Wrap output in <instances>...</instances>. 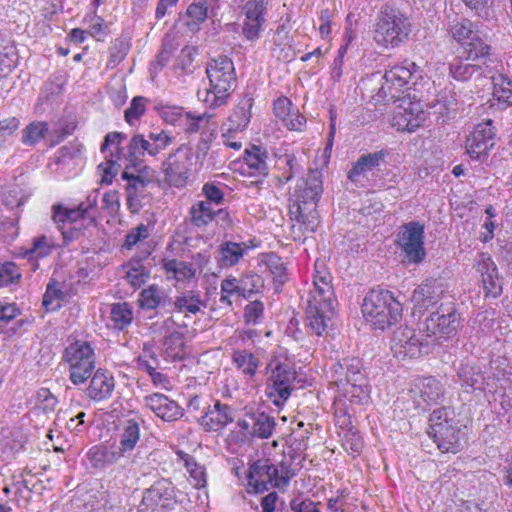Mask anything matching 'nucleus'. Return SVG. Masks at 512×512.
Wrapping results in <instances>:
<instances>
[{
	"label": "nucleus",
	"mask_w": 512,
	"mask_h": 512,
	"mask_svg": "<svg viewBox=\"0 0 512 512\" xmlns=\"http://www.w3.org/2000/svg\"><path fill=\"white\" fill-rule=\"evenodd\" d=\"M323 193L322 174L309 169L307 177L300 178L294 190L295 200L290 204L291 219L300 223L304 232L314 233L318 227L317 203Z\"/></svg>",
	"instance_id": "nucleus-1"
},
{
	"label": "nucleus",
	"mask_w": 512,
	"mask_h": 512,
	"mask_svg": "<svg viewBox=\"0 0 512 512\" xmlns=\"http://www.w3.org/2000/svg\"><path fill=\"white\" fill-rule=\"evenodd\" d=\"M131 166L126 165L125 170L121 174L122 180L126 181V193H132L135 195L143 196L146 190V187L153 182L151 176L145 175H134V173H130L128 169Z\"/></svg>",
	"instance_id": "nucleus-38"
},
{
	"label": "nucleus",
	"mask_w": 512,
	"mask_h": 512,
	"mask_svg": "<svg viewBox=\"0 0 512 512\" xmlns=\"http://www.w3.org/2000/svg\"><path fill=\"white\" fill-rule=\"evenodd\" d=\"M361 311L366 322L375 330H385L402 318V304L385 289H371L364 297Z\"/></svg>",
	"instance_id": "nucleus-3"
},
{
	"label": "nucleus",
	"mask_w": 512,
	"mask_h": 512,
	"mask_svg": "<svg viewBox=\"0 0 512 512\" xmlns=\"http://www.w3.org/2000/svg\"><path fill=\"white\" fill-rule=\"evenodd\" d=\"M267 158L268 152L260 146L252 145L245 150L244 159L251 174L268 175Z\"/></svg>",
	"instance_id": "nucleus-33"
},
{
	"label": "nucleus",
	"mask_w": 512,
	"mask_h": 512,
	"mask_svg": "<svg viewBox=\"0 0 512 512\" xmlns=\"http://www.w3.org/2000/svg\"><path fill=\"white\" fill-rule=\"evenodd\" d=\"M420 398L427 405L436 404L444 395V387L435 377H426L415 385Z\"/></svg>",
	"instance_id": "nucleus-32"
},
{
	"label": "nucleus",
	"mask_w": 512,
	"mask_h": 512,
	"mask_svg": "<svg viewBox=\"0 0 512 512\" xmlns=\"http://www.w3.org/2000/svg\"><path fill=\"white\" fill-rule=\"evenodd\" d=\"M165 353L174 361H181L184 355V334L179 331H173L164 338Z\"/></svg>",
	"instance_id": "nucleus-45"
},
{
	"label": "nucleus",
	"mask_w": 512,
	"mask_h": 512,
	"mask_svg": "<svg viewBox=\"0 0 512 512\" xmlns=\"http://www.w3.org/2000/svg\"><path fill=\"white\" fill-rule=\"evenodd\" d=\"M233 420V409L217 400L213 406L209 405L206 408L199 422L206 431H219Z\"/></svg>",
	"instance_id": "nucleus-24"
},
{
	"label": "nucleus",
	"mask_w": 512,
	"mask_h": 512,
	"mask_svg": "<svg viewBox=\"0 0 512 512\" xmlns=\"http://www.w3.org/2000/svg\"><path fill=\"white\" fill-rule=\"evenodd\" d=\"M145 421L141 416L125 419L122 422L119 448L125 454L133 451L140 440V425Z\"/></svg>",
	"instance_id": "nucleus-28"
},
{
	"label": "nucleus",
	"mask_w": 512,
	"mask_h": 512,
	"mask_svg": "<svg viewBox=\"0 0 512 512\" xmlns=\"http://www.w3.org/2000/svg\"><path fill=\"white\" fill-rule=\"evenodd\" d=\"M203 304L198 296L182 295L177 297L174 306L179 312H188L196 314L200 311V305Z\"/></svg>",
	"instance_id": "nucleus-58"
},
{
	"label": "nucleus",
	"mask_w": 512,
	"mask_h": 512,
	"mask_svg": "<svg viewBox=\"0 0 512 512\" xmlns=\"http://www.w3.org/2000/svg\"><path fill=\"white\" fill-rule=\"evenodd\" d=\"M248 485L253 488L255 493L267 491L268 485L280 487L278 478V468L270 459H258L254 461L248 470Z\"/></svg>",
	"instance_id": "nucleus-16"
},
{
	"label": "nucleus",
	"mask_w": 512,
	"mask_h": 512,
	"mask_svg": "<svg viewBox=\"0 0 512 512\" xmlns=\"http://www.w3.org/2000/svg\"><path fill=\"white\" fill-rule=\"evenodd\" d=\"M496 128L492 120L477 124L465 142L467 154L472 160L484 162L495 145Z\"/></svg>",
	"instance_id": "nucleus-12"
},
{
	"label": "nucleus",
	"mask_w": 512,
	"mask_h": 512,
	"mask_svg": "<svg viewBox=\"0 0 512 512\" xmlns=\"http://www.w3.org/2000/svg\"><path fill=\"white\" fill-rule=\"evenodd\" d=\"M232 361L245 375L253 377L259 366V359L248 350H235Z\"/></svg>",
	"instance_id": "nucleus-40"
},
{
	"label": "nucleus",
	"mask_w": 512,
	"mask_h": 512,
	"mask_svg": "<svg viewBox=\"0 0 512 512\" xmlns=\"http://www.w3.org/2000/svg\"><path fill=\"white\" fill-rule=\"evenodd\" d=\"M145 405L158 417L167 422L180 419L184 410L178 403L161 393H154L144 398Z\"/></svg>",
	"instance_id": "nucleus-23"
},
{
	"label": "nucleus",
	"mask_w": 512,
	"mask_h": 512,
	"mask_svg": "<svg viewBox=\"0 0 512 512\" xmlns=\"http://www.w3.org/2000/svg\"><path fill=\"white\" fill-rule=\"evenodd\" d=\"M65 297V294L62 290L57 288V282L52 280L48 283L46 291L43 295L42 299V305L46 308L48 311H54L58 308H60V304L57 303L54 305L55 300H63Z\"/></svg>",
	"instance_id": "nucleus-55"
},
{
	"label": "nucleus",
	"mask_w": 512,
	"mask_h": 512,
	"mask_svg": "<svg viewBox=\"0 0 512 512\" xmlns=\"http://www.w3.org/2000/svg\"><path fill=\"white\" fill-rule=\"evenodd\" d=\"M19 126L20 120L14 116L0 120V148L5 147Z\"/></svg>",
	"instance_id": "nucleus-59"
},
{
	"label": "nucleus",
	"mask_w": 512,
	"mask_h": 512,
	"mask_svg": "<svg viewBox=\"0 0 512 512\" xmlns=\"http://www.w3.org/2000/svg\"><path fill=\"white\" fill-rule=\"evenodd\" d=\"M17 54L13 46H0V80L16 66Z\"/></svg>",
	"instance_id": "nucleus-52"
},
{
	"label": "nucleus",
	"mask_w": 512,
	"mask_h": 512,
	"mask_svg": "<svg viewBox=\"0 0 512 512\" xmlns=\"http://www.w3.org/2000/svg\"><path fill=\"white\" fill-rule=\"evenodd\" d=\"M412 68H416V64L413 62L406 63V65H396L386 71L382 79L390 82L396 81L407 86L413 75Z\"/></svg>",
	"instance_id": "nucleus-48"
},
{
	"label": "nucleus",
	"mask_w": 512,
	"mask_h": 512,
	"mask_svg": "<svg viewBox=\"0 0 512 512\" xmlns=\"http://www.w3.org/2000/svg\"><path fill=\"white\" fill-rule=\"evenodd\" d=\"M296 378L297 373L292 366L282 362L276 363L275 367L271 369L267 387V394L270 398H274V404L279 406L288 400Z\"/></svg>",
	"instance_id": "nucleus-14"
},
{
	"label": "nucleus",
	"mask_w": 512,
	"mask_h": 512,
	"mask_svg": "<svg viewBox=\"0 0 512 512\" xmlns=\"http://www.w3.org/2000/svg\"><path fill=\"white\" fill-rule=\"evenodd\" d=\"M269 0H249L245 6V21L242 33L249 41H255L260 37L262 26L265 23V13Z\"/></svg>",
	"instance_id": "nucleus-20"
},
{
	"label": "nucleus",
	"mask_w": 512,
	"mask_h": 512,
	"mask_svg": "<svg viewBox=\"0 0 512 512\" xmlns=\"http://www.w3.org/2000/svg\"><path fill=\"white\" fill-rule=\"evenodd\" d=\"M461 326V316L453 303L441 304L420 323L419 332L427 338L448 339L455 336Z\"/></svg>",
	"instance_id": "nucleus-8"
},
{
	"label": "nucleus",
	"mask_w": 512,
	"mask_h": 512,
	"mask_svg": "<svg viewBox=\"0 0 512 512\" xmlns=\"http://www.w3.org/2000/svg\"><path fill=\"white\" fill-rule=\"evenodd\" d=\"M399 111L395 112L393 125L398 130L414 132L425 121V112L421 109L419 102H412L409 97L400 99L397 105Z\"/></svg>",
	"instance_id": "nucleus-17"
},
{
	"label": "nucleus",
	"mask_w": 512,
	"mask_h": 512,
	"mask_svg": "<svg viewBox=\"0 0 512 512\" xmlns=\"http://www.w3.org/2000/svg\"><path fill=\"white\" fill-rule=\"evenodd\" d=\"M190 221L197 228L206 227L213 221V209L210 203L206 201H198L193 204L189 210Z\"/></svg>",
	"instance_id": "nucleus-41"
},
{
	"label": "nucleus",
	"mask_w": 512,
	"mask_h": 512,
	"mask_svg": "<svg viewBox=\"0 0 512 512\" xmlns=\"http://www.w3.org/2000/svg\"><path fill=\"white\" fill-rule=\"evenodd\" d=\"M253 106V98L245 96L235 108L233 114L229 117L232 128L235 130H243L250 122L251 108Z\"/></svg>",
	"instance_id": "nucleus-37"
},
{
	"label": "nucleus",
	"mask_w": 512,
	"mask_h": 512,
	"mask_svg": "<svg viewBox=\"0 0 512 512\" xmlns=\"http://www.w3.org/2000/svg\"><path fill=\"white\" fill-rule=\"evenodd\" d=\"M179 456L184 461V465L190 476L196 481V485L204 486L206 483V473L204 467L199 465L195 458L187 453L180 452Z\"/></svg>",
	"instance_id": "nucleus-51"
},
{
	"label": "nucleus",
	"mask_w": 512,
	"mask_h": 512,
	"mask_svg": "<svg viewBox=\"0 0 512 512\" xmlns=\"http://www.w3.org/2000/svg\"><path fill=\"white\" fill-rule=\"evenodd\" d=\"M491 51V46L488 43L487 35L481 34V36L477 39V41L469 42L462 48V56L466 58V60H471L472 62H479L483 65H490L492 62L489 58Z\"/></svg>",
	"instance_id": "nucleus-30"
},
{
	"label": "nucleus",
	"mask_w": 512,
	"mask_h": 512,
	"mask_svg": "<svg viewBox=\"0 0 512 512\" xmlns=\"http://www.w3.org/2000/svg\"><path fill=\"white\" fill-rule=\"evenodd\" d=\"M477 25L469 19L454 17L448 23V31L452 38L460 44L469 33L473 32Z\"/></svg>",
	"instance_id": "nucleus-47"
},
{
	"label": "nucleus",
	"mask_w": 512,
	"mask_h": 512,
	"mask_svg": "<svg viewBox=\"0 0 512 512\" xmlns=\"http://www.w3.org/2000/svg\"><path fill=\"white\" fill-rule=\"evenodd\" d=\"M177 504L175 486L168 479L161 478L144 489L137 512H169Z\"/></svg>",
	"instance_id": "nucleus-10"
},
{
	"label": "nucleus",
	"mask_w": 512,
	"mask_h": 512,
	"mask_svg": "<svg viewBox=\"0 0 512 512\" xmlns=\"http://www.w3.org/2000/svg\"><path fill=\"white\" fill-rule=\"evenodd\" d=\"M127 267L126 278L133 287H140L149 277V270L142 264V258L132 257Z\"/></svg>",
	"instance_id": "nucleus-46"
},
{
	"label": "nucleus",
	"mask_w": 512,
	"mask_h": 512,
	"mask_svg": "<svg viewBox=\"0 0 512 512\" xmlns=\"http://www.w3.org/2000/svg\"><path fill=\"white\" fill-rule=\"evenodd\" d=\"M124 453L120 448L108 446H93L88 451V458L94 468H103L116 463Z\"/></svg>",
	"instance_id": "nucleus-31"
},
{
	"label": "nucleus",
	"mask_w": 512,
	"mask_h": 512,
	"mask_svg": "<svg viewBox=\"0 0 512 512\" xmlns=\"http://www.w3.org/2000/svg\"><path fill=\"white\" fill-rule=\"evenodd\" d=\"M314 286H315V294L313 296H317L318 299L324 303V306L327 308H331L332 300L326 293L329 295L332 294V287L326 276L315 277L314 278Z\"/></svg>",
	"instance_id": "nucleus-62"
},
{
	"label": "nucleus",
	"mask_w": 512,
	"mask_h": 512,
	"mask_svg": "<svg viewBox=\"0 0 512 512\" xmlns=\"http://www.w3.org/2000/svg\"><path fill=\"white\" fill-rule=\"evenodd\" d=\"M111 320L114 328L123 330L131 324L133 320V312L127 302H118L111 305Z\"/></svg>",
	"instance_id": "nucleus-44"
},
{
	"label": "nucleus",
	"mask_w": 512,
	"mask_h": 512,
	"mask_svg": "<svg viewBox=\"0 0 512 512\" xmlns=\"http://www.w3.org/2000/svg\"><path fill=\"white\" fill-rule=\"evenodd\" d=\"M206 74L210 82L207 96L212 95V106H220L226 102L233 84L236 82V74L233 61L220 55L211 59L206 66Z\"/></svg>",
	"instance_id": "nucleus-6"
},
{
	"label": "nucleus",
	"mask_w": 512,
	"mask_h": 512,
	"mask_svg": "<svg viewBox=\"0 0 512 512\" xmlns=\"http://www.w3.org/2000/svg\"><path fill=\"white\" fill-rule=\"evenodd\" d=\"M208 12V0H195L186 11V15L190 18L187 26L191 31H198L200 25L206 20Z\"/></svg>",
	"instance_id": "nucleus-42"
},
{
	"label": "nucleus",
	"mask_w": 512,
	"mask_h": 512,
	"mask_svg": "<svg viewBox=\"0 0 512 512\" xmlns=\"http://www.w3.org/2000/svg\"><path fill=\"white\" fill-rule=\"evenodd\" d=\"M67 215L69 216L68 222L73 226L68 230L62 231L65 243L78 240L81 236L85 235V231L87 230V228H84L82 224L78 223V220L80 219H87V214H84V211L79 205L73 209L68 208Z\"/></svg>",
	"instance_id": "nucleus-36"
},
{
	"label": "nucleus",
	"mask_w": 512,
	"mask_h": 512,
	"mask_svg": "<svg viewBox=\"0 0 512 512\" xmlns=\"http://www.w3.org/2000/svg\"><path fill=\"white\" fill-rule=\"evenodd\" d=\"M19 314L20 309L16 304L0 302V330L8 336H13L18 333L19 329L26 323L25 320L20 319L7 329H5V326Z\"/></svg>",
	"instance_id": "nucleus-35"
},
{
	"label": "nucleus",
	"mask_w": 512,
	"mask_h": 512,
	"mask_svg": "<svg viewBox=\"0 0 512 512\" xmlns=\"http://www.w3.org/2000/svg\"><path fill=\"white\" fill-rule=\"evenodd\" d=\"M333 305L331 304V308H327L324 306V303L321 299H318L317 296H311L307 301L306 308V318L308 321V326L311 331L317 336H321L326 328L327 321L329 317L326 315L327 311H332Z\"/></svg>",
	"instance_id": "nucleus-26"
},
{
	"label": "nucleus",
	"mask_w": 512,
	"mask_h": 512,
	"mask_svg": "<svg viewBox=\"0 0 512 512\" xmlns=\"http://www.w3.org/2000/svg\"><path fill=\"white\" fill-rule=\"evenodd\" d=\"M264 263L273 275L277 285H283L287 281L286 267L278 255L274 253L267 254Z\"/></svg>",
	"instance_id": "nucleus-49"
},
{
	"label": "nucleus",
	"mask_w": 512,
	"mask_h": 512,
	"mask_svg": "<svg viewBox=\"0 0 512 512\" xmlns=\"http://www.w3.org/2000/svg\"><path fill=\"white\" fill-rule=\"evenodd\" d=\"M429 341L420 339L415 331L409 327L399 328L394 332L392 339V349L395 354L403 358H416L429 351Z\"/></svg>",
	"instance_id": "nucleus-15"
},
{
	"label": "nucleus",
	"mask_w": 512,
	"mask_h": 512,
	"mask_svg": "<svg viewBox=\"0 0 512 512\" xmlns=\"http://www.w3.org/2000/svg\"><path fill=\"white\" fill-rule=\"evenodd\" d=\"M424 238V225L419 221H410L401 226L396 244L404 254V263L418 265L425 260Z\"/></svg>",
	"instance_id": "nucleus-9"
},
{
	"label": "nucleus",
	"mask_w": 512,
	"mask_h": 512,
	"mask_svg": "<svg viewBox=\"0 0 512 512\" xmlns=\"http://www.w3.org/2000/svg\"><path fill=\"white\" fill-rule=\"evenodd\" d=\"M197 54V48L192 46H185L181 52L180 55L177 58V61L175 63V69L180 70L182 74L188 75L193 73V61L195 58V55Z\"/></svg>",
	"instance_id": "nucleus-54"
},
{
	"label": "nucleus",
	"mask_w": 512,
	"mask_h": 512,
	"mask_svg": "<svg viewBox=\"0 0 512 512\" xmlns=\"http://www.w3.org/2000/svg\"><path fill=\"white\" fill-rule=\"evenodd\" d=\"M148 138L153 145V149L158 155L161 151L165 150L174 141V137L165 130L151 131Z\"/></svg>",
	"instance_id": "nucleus-63"
},
{
	"label": "nucleus",
	"mask_w": 512,
	"mask_h": 512,
	"mask_svg": "<svg viewBox=\"0 0 512 512\" xmlns=\"http://www.w3.org/2000/svg\"><path fill=\"white\" fill-rule=\"evenodd\" d=\"M330 377L345 390V397L351 403L366 404L370 399L371 388L362 361L357 357H345L330 366Z\"/></svg>",
	"instance_id": "nucleus-2"
},
{
	"label": "nucleus",
	"mask_w": 512,
	"mask_h": 512,
	"mask_svg": "<svg viewBox=\"0 0 512 512\" xmlns=\"http://www.w3.org/2000/svg\"><path fill=\"white\" fill-rule=\"evenodd\" d=\"M165 269L168 273L172 272L178 281L189 280L194 277L195 269L191 263L170 260L165 264Z\"/></svg>",
	"instance_id": "nucleus-50"
},
{
	"label": "nucleus",
	"mask_w": 512,
	"mask_h": 512,
	"mask_svg": "<svg viewBox=\"0 0 512 512\" xmlns=\"http://www.w3.org/2000/svg\"><path fill=\"white\" fill-rule=\"evenodd\" d=\"M217 258L221 267H232L236 265L245 253V244L232 241H225L219 247Z\"/></svg>",
	"instance_id": "nucleus-34"
},
{
	"label": "nucleus",
	"mask_w": 512,
	"mask_h": 512,
	"mask_svg": "<svg viewBox=\"0 0 512 512\" xmlns=\"http://www.w3.org/2000/svg\"><path fill=\"white\" fill-rule=\"evenodd\" d=\"M48 132L49 126L47 122L34 121L22 130L21 141L24 145L35 146L47 135Z\"/></svg>",
	"instance_id": "nucleus-43"
},
{
	"label": "nucleus",
	"mask_w": 512,
	"mask_h": 512,
	"mask_svg": "<svg viewBox=\"0 0 512 512\" xmlns=\"http://www.w3.org/2000/svg\"><path fill=\"white\" fill-rule=\"evenodd\" d=\"M69 364V379L74 385L85 383L95 369L94 349L86 341H74L68 345L62 356Z\"/></svg>",
	"instance_id": "nucleus-7"
},
{
	"label": "nucleus",
	"mask_w": 512,
	"mask_h": 512,
	"mask_svg": "<svg viewBox=\"0 0 512 512\" xmlns=\"http://www.w3.org/2000/svg\"><path fill=\"white\" fill-rule=\"evenodd\" d=\"M192 152L189 147L182 144L174 152L170 153L161 164L165 182L176 188L184 187L187 183Z\"/></svg>",
	"instance_id": "nucleus-11"
},
{
	"label": "nucleus",
	"mask_w": 512,
	"mask_h": 512,
	"mask_svg": "<svg viewBox=\"0 0 512 512\" xmlns=\"http://www.w3.org/2000/svg\"><path fill=\"white\" fill-rule=\"evenodd\" d=\"M21 279V273L13 262L0 264V286L16 283Z\"/></svg>",
	"instance_id": "nucleus-60"
},
{
	"label": "nucleus",
	"mask_w": 512,
	"mask_h": 512,
	"mask_svg": "<svg viewBox=\"0 0 512 512\" xmlns=\"http://www.w3.org/2000/svg\"><path fill=\"white\" fill-rule=\"evenodd\" d=\"M487 78H490L494 87V95H507L512 91V78L505 76L504 74H489Z\"/></svg>",
	"instance_id": "nucleus-64"
},
{
	"label": "nucleus",
	"mask_w": 512,
	"mask_h": 512,
	"mask_svg": "<svg viewBox=\"0 0 512 512\" xmlns=\"http://www.w3.org/2000/svg\"><path fill=\"white\" fill-rule=\"evenodd\" d=\"M406 96H401L396 94L394 88L391 84L385 80H383L381 86L378 88L375 95H373V99L376 103H387V102H400V99L405 98Z\"/></svg>",
	"instance_id": "nucleus-61"
},
{
	"label": "nucleus",
	"mask_w": 512,
	"mask_h": 512,
	"mask_svg": "<svg viewBox=\"0 0 512 512\" xmlns=\"http://www.w3.org/2000/svg\"><path fill=\"white\" fill-rule=\"evenodd\" d=\"M152 147L153 145L148 137L145 138L142 134H135L126 147L127 154H125V161H127L128 165L132 168H137L142 164V157L145 154L153 157L157 156Z\"/></svg>",
	"instance_id": "nucleus-27"
},
{
	"label": "nucleus",
	"mask_w": 512,
	"mask_h": 512,
	"mask_svg": "<svg viewBox=\"0 0 512 512\" xmlns=\"http://www.w3.org/2000/svg\"><path fill=\"white\" fill-rule=\"evenodd\" d=\"M410 22L398 8L385 5L378 13L373 39L384 48L398 47L410 34Z\"/></svg>",
	"instance_id": "nucleus-5"
},
{
	"label": "nucleus",
	"mask_w": 512,
	"mask_h": 512,
	"mask_svg": "<svg viewBox=\"0 0 512 512\" xmlns=\"http://www.w3.org/2000/svg\"><path fill=\"white\" fill-rule=\"evenodd\" d=\"M469 61L463 56L454 59L449 64V74L451 77L457 81L466 82L473 77L485 78L491 74L490 65H483L479 62L470 63Z\"/></svg>",
	"instance_id": "nucleus-25"
},
{
	"label": "nucleus",
	"mask_w": 512,
	"mask_h": 512,
	"mask_svg": "<svg viewBox=\"0 0 512 512\" xmlns=\"http://www.w3.org/2000/svg\"><path fill=\"white\" fill-rule=\"evenodd\" d=\"M428 435L443 453H457L462 449L463 432L454 409L439 407L429 416Z\"/></svg>",
	"instance_id": "nucleus-4"
},
{
	"label": "nucleus",
	"mask_w": 512,
	"mask_h": 512,
	"mask_svg": "<svg viewBox=\"0 0 512 512\" xmlns=\"http://www.w3.org/2000/svg\"><path fill=\"white\" fill-rule=\"evenodd\" d=\"M457 381L466 392H484L490 386L479 364L463 360L456 369Z\"/></svg>",
	"instance_id": "nucleus-19"
},
{
	"label": "nucleus",
	"mask_w": 512,
	"mask_h": 512,
	"mask_svg": "<svg viewBox=\"0 0 512 512\" xmlns=\"http://www.w3.org/2000/svg\"><path fill=\"white\" fill-rule=\"evenodd\" d=\"M147 99L143 96H136L132 99L130 106L125 110V121L129 125H133L146 111L145 104Z\"/></svg>",
	"instance_id": "nucleus-56"
},
{
	"label": "nucleus",
	"mask_w": 512,
	"mask_h": 512,
	"mask_svg": "<svg viewBox=\"0 0 512 512\" xmlns=\"http://www.w3.org/2000/svg\"><path fill=\"white\" fill-rule=\"evenodd\" d=\"M445 290V284L442 279H426L412 294L415 310L421 313L436 305L442 299Z\"/></svg>",
	"instance_id": "nucleus-18"
},
{
	"label": "nucleus",
	"mask_w": 512,
	"mask_h": 512,
	"mask_svg": "<svg viewBox=\"0 0 512 512\" xmlns=\"http://www.w3.org/2000/svg\"><path fill=\"white\" fill-rule=\"evenodd\" d=\"M98 196H99V189L93 190L91 193H89L86 197V200L81 202L79 206L84 211V214H87V219L89 220V224L96 225V220L99 215L98 213Z\"/></svg>",
	"instance_id": "nucleus-57"
},
{
	"label": "nucleus",
	"mask_w": 512,
	"mask_h": 512,
	"mask_svg": "<svg viewBox=\"0 0 512 512\" xmlns=\"http://www.w3.org/2000/svg\"><path fill=\"white\" fill-rule=\"evenodd\" d=\"M246 417L252 422V436L267 439L272 436L276 426L275 418L259 409L246 412Z\"/></svg>",
	"instance_id": "nucleus-29"
},
{
	"label": "nucleus",
	"mask_w": 512,
	"mask_h": 512,
	"mask_svg": "<svg viewBox=\"0 0 512 512\" xmlns=\"http://www.w3.org/2000/svg\"><path fill=\"white\" fill-rule=\"evenodd\" d=\"M474 268L482 282L485 297L498 298L503 292L504 279L488 252H481L474 260Z\"/></svg>",
	"instance_id": "nucleus-13"
},
{
	"label": "nucleus",
	"mask_w": 512,
	"mask_h": 512,
	"mask_svg": "<svg viewBox=\"0 0 512 512\" xmlns=\"http://www.w3.org/2000/svg\"><path fill=\"white\" fill-rule=\"evenodd\" d=\"M89 379V386L85 390L89 399L101 402L111 397L115 388V380L111 372L99 368L94 373L92 372Z\"/></svg>",
	"instance_id": "nucleus-22"
},
{
	"label": "nucleus",
	"mask_w": 512,
	"mask_h": 512,
	"mask_svg": "<svg viewBox=\"0 0 512 512\" xmlns=\"http://www.w3.org/2000/svg\"><path fill=\"white\" fill-rule=\"evenodd\" d=\"M388 155L389 151L387 149L362 154L348 171V179L355 184L363 185L367 173L374 170L379 171L381 164L385 162Z\"/></svg>",
	"instance_id": "nucleus-21"
},
{
	"label": "nucleus",
	"mask_w": 512,
	"mask_h": 512,
	"mask_svg": "<svg viewBox=\"0 0 512 512\" xmlns=\"http://www.w3.org/2000/svg\"><path fill=\"white\" fill-rule=\"evenodd\" d=\"M53 245L49 242L45 235L35 238L32 243V247L26 251L25 257L29 260L44 258L50 255L52 252Z\"/></svg>",
	"instance_id": "nucleus-53"
},
{
	"label": "nucleus",
	"mask_w": 512,
	"mask_h": 512,
	"mask_svg": "<svg viewBox=\"0 0 512 512\" xmlns=\"http://www.w3.org/2000/svg\"><path fill=\"white\" fill-rule=\"evenodd\" d=\"M166 300L167 296L164 291L153 284L141 291L138 302L142 309L152 310L156 309L161 304H165Z\"/></svg>",
	"instance_id": "nucleus-39"
}]
</instances>
